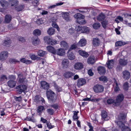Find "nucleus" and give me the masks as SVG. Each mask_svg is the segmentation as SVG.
<instances>
[{"label":"nucleus","mask_w":131,"mask_h":131,"mask_svg":"<svg viewBox=\"0 0 131 131\" xmlns=\"http://www.w3.org/2000/svg\"><path fill=\"white\" fill-rule=\"evenodd\" d=\"M46 94L47 97L50 102L53 103L56 102L57 97L54 92L49 90L46 91Z\"/></svg>","instance_id":"1"},{"label":"nucleus","mask_w":131,"mask_h":131,"mask_svg":"<svg viewBox=\"0 0 131 131\" xmlns=\"http://www.w3.org/2000/svg\"><path fill=\"white\" fill-rule=\"evenodd\" d=\"M124 96L122 94H120L117 95L116 98V100L114 103V105L116 106H119L123 100Z\"/></svg>","instance_id":"2"},{"label":"nucleus","mask_w":131,"mask_h":131,"mask_svg":"<svg viewBox=\"0 0 131 131\" xmlns=\"http://www.w3.org/2000/svg\"><path fill=\"white\" fill-rule=\"evenodd\" d=\"M16 92L17 93L20 94L22 92H24L27 89V86L24 84H21L16 87Z\"/></svg>","instance_id":"3"},{"label":"nucleus","mask_w":131,"mask_h":131,"mask_svg":"<svg viewBox=\"0 0 131 131\" xmlns=\"http://www.w3.org/2000/svg\"><path fill=\"white\" fill-rule=\"evenodd\" d=\"M44 40L47 42V43L49 45H53L57 43V41L51 38H50L48 36H46L44 37Z\"/></svg>","instance_id":"4"},{"label":"nucleus","mask_w":131,"mask_h":131,"mask_svg":"<svg viewBox=\"0 0 131 131\" xmlns=\"http://www.w3.org/2000/svg\"><path fill=\"white\" fill-rule=\"evenodd\" d=\"M117 125L121 128L122 131H131V129L125 125L122 122H117Z\"/></svg>","instance_id":"5"},{"label":"nucleus","mask_w":131,"mask_h":131,"mask_svg":"<svg viewBox=\"0 0 131 131\" xmlns=\"http://www.w3.org/2000/svg\"><path fill=\"white\" fill-rule=\"evenodd\" d=\"M104 86L101 85L97 84L94 85L93 89L96 93H100L103 92L104 90Z\"/></svg>","instance_id":"6"},{"label":"nucleus","mask_w":131,"mask_h":131,"mask_svg":"<svg viewBox=\"0 0 131 131\" xmlns=\"http://www.w3.org/2000/svg\"><path fill=\"white\" fill-rule=\"evenodd\" d=\"M8 53L6 51H3L0 54V60L2 61L5 60L7 58Z\"/></svg>","instance_id":"7"},{"label":"nucleus","mask_w":131,"mask_h":131,"mask_svg":"<svg viewBox=\"0 0 131 131\" xmlns=\"http://www.w3.org/2000/svg\"><path fill=\"white\" fill-rule=\"evenodd\" d=\"M61 66L63 69H66L68 68L69 66V60L66 59H64L62 61Z\"/></svg>","instance_id":"8"},{"label":"nucleus","mask_w":131,"mask_h":131,"mask_svg":"<svg viewBox=\"0 0 131 131\" xmlns=\"http://www.w3.org/2000/svg\"><path fill=\"white\" fill-rule=\"evenodd\" d=\"M96 61V59L95 57L93 56H91L88 58L87 62L89 64L93 65L95 63Z\"/></svg>","instance_id":"9"},{"label":"nucleus","mask_w":131,"mask_h":131,"mask_svg":"<svg viewBox=\"0 0 131 131\" xmlns=\"http://www.w3.org/2000/svg\"><path fill=\"white\" fill-rule=\"evenodd\" d=\"M123 77L125 80H128L130 77V73L127 70H125L122 72Z\"/></svg>","instance_id":"10"},{"label":"nucleus","mask_w":131,"mask_h":131,"mask_svg":"<svg viewBox=\"0 0 131 131\" xmlns=\"http://www.w3.org/2000/svg\"><path fill=\"white\" fill-rule=\"evenodd\" d=\"M41 88L42 89L47 90L49 88V85L47 82L44 81H42L41 82Z\"/></svg>","instance_id":"11"},{"label":"nucleus","mask_w":131,"mask_h":131,"mask_svg":"<svg viewBox=\"0 0 131 131\" xmlns=\"http://www.w3.org/2000/svg\"><path fill=\"white\" fill-rule=\"evenodd\" d=\"M75 75V73L70 71H67L64 73L63 76L66 79L71 78Z\"/></svg>","instance_id":"12"},{"label":"nucleus","mask_w":131,"mask_h":131,"mask_svg":"<svg viewBox=\"0 0 131 131\" xmlns=\"http://www.w3.org/2000/svg\"><path fill=\"white\" fill-rule=\"evenodd\" d=\"M83 67V65L81 63L78 62L76 63L74 65V68L76 70H80Z\"/></svg>","instance_id":"13"},{"label":"nucleus","mask_w":131,"mask_h":131,"mask_svg":"<svg viewBox=\"0 0 131 131\" xmlns=\"http://www.w3.org/2000/svg\"><path fill=\"white\" fill-rule=\"evenodd\" d=\"M86 80L85 79L83 78H80L79 79L77 82V85L78 86L80 87L86 83Z\"/></svg>","instance_id":"14"},{"label":"nucleus","mask_w":131,"mask_h":131,"mask_svg":"<svg viewBox=\"0 0 131 131\" xmlns=\"http://www.w3.org/2000/svg\"><path fill=\"white\" fill-rule=\"evenodd\" d=\"M86 44V40L85 38L81 39L77 44L79 47H83Z\"/></svg>","instance_id":"15"},{"label":"nucleus","mask_w":131,"mask_h":131,"mask_svg":"<svg viewBox=\"0 0 131 131\" xmlns=\"http://www.w3.org/2000/svg\"><path fill=\"white\" fill-rule=\"evenodd\" d=\"M18 76L19 78V82L20 83H25L26 78L23 76V74L22 73L19 74Z\"/></svg>","instance_id":"16"},{"label":"nucleus","mask_w":131,"mask_h":131,"mask_svg":"<svg viewBox=\"0 0 131 131\" xmlns=\"http://www.w3.org/2000/svg\"><path fill=\"white\" fill-rule=\"evenodd\" d=\"M92 43L94 46H98L100 45V40L97 38H93L92 41Z\"/></svg>","instance_id":"17"},{"label":"nucleus","mask_w":131,"mask_h":131,"mask_svg":"<svg viewBox=\"0 0 131 131\" xmlns=\"http://www.w3.org/2000/svg\"><path fill=\"white\" fill-rule=\"evenodd\" d=\"M65 51L63 48H60L56 50V54L58 55L63 56L65 54Z\"/></svg>","instance_id":"18"},{"label":"nucleus","mask_w":131,"mask_h":131,"mask_svg":"<svg viewBox=\"0 0 131 131\" xmlns=\"http://www.w3.org/2000/svg\"><path fill=\"white\" fill-rule=\"evenodd\" d=\"M106 64L109 69L112 68L114 64V60L113 59L108 60L106 62Z\"/></svg>","instance_id":"19"},{"label":"nucleus","mask_w":131,"mask_h":131,"mask_svg":"<svg viewBox=\"0 0 131 131\" xmlns=\"http://www.w3.org/2000/svg\"><path fill=\"white\" fill-rule=\"evenodd\" d=\"M79 53L84 58H87L89 56V54L84 51L79 50L78 51Z\"/></svg>","instance_id":"20"},{"label":"nucleus","mask_w":131,"mask_h":131,"mask_svg":"<svg viewBox=\"0 0 131 131\" xmlns=\"http://www.w3.org/2000/svg\"><path fill=\"white\" fill-rule=\"evenodd\" d=\"M0 3L1 6L5 9L7 8L9 5L8 3L5 0H0Z\"/></svg>","instance_id":"21"},{"label":"nucleus","mask_w":131,"mask_h":131,"mask_svg":"<svg viewBox=\"0 0 131 131\" xmlns=\"http://www.w3.org/2000/svg\"><path fill=\"white\" fill-rule=\"evenodd\" d=\"M118 62L119 64L122 67L126 65L128 63L127 60L124 58L120 59L119 60Z\"/></svg>","instance_id":"22"},{"label":"nucleus","mask_w":131,"mask_h":131,"mask_svg":"<svg viewBox=\"0 0 131 131\" xmlns=\"http://www.w3.org/2000/svg\"><path fill=\"white\" fill-rule=\"evenodd\" d=\"M47 49L48 51L53 54H56V50L53 47L48 46L47 47Z\"/></svg>","instance_id":"23"},{"label":"nucleus","mask_w":131,"mask_h":131,"mask_svg":"<svg viewBox=\"0 0 131 131\" xmlns=\"http://www.w3.org/2000/svg\"><path fill=\"white\" fill-rule=\"evenodd\" d=\"M97 70L99 73L101 74H104L106 72L105 68L102 66H100L97 68Z\"/></svg>","instance_id":"24"},{"label":"nucleus","mask_w":131,"mask_h":131,"mask_svg":"<svg viewBox=\"0 0 131 131\" xmlns=\"http://www.w3.org/2000/svg\"><path fill=\"white\" fill-rule=\"evenodd\" d=\"M113 85L114 87V90L115 92H117L120 90V88L118 84L115 80H114Z\"/></svg>","instance_id":"25"},{"label":"nucleus","mask_w":131,"mask_h":131,"mask_svg":"<svg viewBox=\"0 0 131 131\" xmlns=\"http://www.w3.org/2000/svg\"><path fill=\"white\" fill-rule=\"evenodd\" d=\"M32 44L35 46H36L39 43V40L37 37H33L32 38Z\"/></svg>","instance_id":"26"},{"label":"nucleus","mask_w":131,"mask_h":131,"mask_svg":"<svg viewBox=\"0 0 131 131\" xmlns=\"http://www.w3.org/2000/svg\"><path fill=\"white\" fill-rule=\"evenodd\" d=\"M8 86L10 88H13L14 87L16 84V82L13 80H10L7 82Z\"/></svg>","instance_id":"27"},{"label":"nucleus","mask_w":131,"mask_h":131,"mask_svg":"<svg viewBox=\"0 0 131 131\" xmlns=\"http://www.w3.org/2000/svg\"><path fill=\"white\" fill-rule=\"evenodd\" d=\"M105 18V15L103 13L100 14L97 17V19L99 21L103 20Z\"/></svg>","instance_id":"28"},{"label":"nucleus","mask_w":131,"mask_h":131,"mask_svg":"<svg viewBox=\"0 0 131 131\" xmlns=\"http://www.w3.org/2000/svg\"><path fill=\"white\" fill-rule=\"evenodd\" d=\"M11 42V39L9 38H7V39L4 41L3 45L4 46L8 47Z\"/></svg>","instance_id":"29"},{"label":"nucleus","mask_w":131,"mask_h":131,"mask_svg":"<svg viewBox=\"0 0 131 131\" xmlns=\"http://www.w3.org/2000/svg\"><path fill=\"white\" fill-rule=\"evenodd\" d=\"M61 47H63L65 50L67 49L69 47L68 44L64 40L62 41L61 42Z\"/></svg>","instance_id":"30"},{"label":"nucleus","mask_w":131,"mask_h":131,"mask_svg":"<svg viewBox=\"0 0 131 131\" xmlns=\"http://www.w3.org/2000/svg\"><path fill=\"white\" fill-rule=\"evenodd\" d=\"M118 118L119 120V121L117 122L115 121V123L117 124V122L121 121L122 122V120H123L125 119V117L124 114L123 113H121L118 116Z\"/></svg>","instance_id":"31"},{"label":"nucleus","mask_w":131,"mask_h":131,"mask_svg":"<svg viewBox=\"0 0 131 131\" xmlns=\"http://www.w3.org/2000/svg\"><path fill=\"white\" fill-rule=\"evenodd\" d=\"M12 18V16L10 15L7 14L5 17V22L7 23H9L11 21Z\"/></svg>","instance_id":"32"},{"label":"nucleus","mask_w":131,"mask_h":131,"mask_svg":"<svg viewBox=\"0 0 131 131\" xmlns=\"http://www.w3.org/2000/svg\"><path fill=\"white\" fill-rule=\"evenodd\" d=\"M101 115L102 118L105 120H107V113L105 111H102Z\"/></svg>","instance_id":"33"},{"label":"nucleus","mask_w":131,"mask_h":131,"mask_svg":"<svg viewBox=\"0 0 131 131\" xmlns=\"http://www.w3.org/2000/svg\"><path fill=\"white\" fill-rule=\"evenodd\" d=\"M9 3L12 6H15L18 5V2L17 0H10L9 1Z\"/></svg>","instance_id":"34"},{"label":"nucleus","mask_w":131,"mask_h":131,"mask_svg":"<svg viewBox=\"0 0 131 131\" xmlns=\"http://www.w3.org/2000/svg\"><path fill=\"white\" fill-rule=\"evenodd\" d=\"M55 29L52 27L50 28L47 31L48 34L51 35H53L55 33Z\"/></svg>","instance_id":"35"},{"label":"nucleus","mask_w":131,"mask_h":131,"mask_svg":"<svg viewBox=\"0 0 131 131\" xmlns=\"http://www.w3.org/2000/svg\"><path fill=\"white\" fill-rule=\"evenodd\" d=\"M33 33L36 36V37H37L41 35V32L40 30L36 29L34 31Z\"/></svg>","instance_id":"36"},{"label":"nucleus","mask_w":131,"mask_h":131,"mask_svg":"<svg viewBox=\"0 0 131 131\" xmlns=\"http://www.w3.org/2000/svg\"><path fill=\"white\" fill-rule=\"evenodd\" d=\"M44 109V107L43 106H39L37 108V112L39 114V115H41L42 111Z\"/></svg>","instance_id":"37"},{"label":"nucleus","mask_w":131,"mask_h":131,"mask_svg":"<svg viewBox=\"0 0 131 131\" xmlns=\"http://www.w3.org/2000/svg\"><path fill=\"white\" fill-rule=\"evenodd\" d=\"M76 22L79 24L81 25L85 24L86 23V21L83 18V17H82V18H80L79 20H77Z\"/></svg>","instance_id":"38"},{"label":"nucleus","mask_w":131,"mask_h":131,"mask_svg":"<svg viewBox=\"0 0 131 131\" xmlns=\"http://www.w3.org/2000/svg\"><path fill=\"white\" fill-rule=\"evenodd\" d=\"M69 14L68 13H64L62 14L63 18L67 20H69Z\"/></svg>","instance_id":"39"},{"label":"nucleus","mask_w":131,"mask_h":131,"mask_svg":"<svg viewBox=\"0 0 131 131\" xmlns=\"http://www.w3.org/2000/svg\"><path fill=\"white\" fill-rule=\"evenodd\" d=\"M24 5H21L16 7L15 9L18 12L21 11L24 9Z\"/></svg>","instance_id":"40"},{"label":"nucleus","mask_w":131,"mask_h":131,"mask_svg":"<svg viewBox=\"0 0 131 131\" xmlns=\"http://www.w3.org/2000/svg\"><path fill=\"white\" fill-rule=\"evenodd\" d=\"M90 31V29L89 28L86 26L83 27L82 29V33H85L88 34Z\"/></svg>","instance_id":"41"},{"label":"nucleus","mask_w":131,"mask_h":131,"mask_svg":"<svg viewBox=\"0 0 131 131\" xmlns=\"http://www.w3.org/2000/svg\"><path fill=\"white\" fill-rule=\"evenodd\" d=\"M83 17L84 16L82 14L80 13H77L74 15V17L77 19V20H79Z\"/></svg>","instance_id":"42"},{"label":"nucleus","mask_w":131,"mask_h":131,"mask_svg":"<svg viewBox=\"0 0 131 131\" xmlns=\"http://www.w3.org/2000/svg\"><path fill=\"white\" fill-rule=\"evenodd\" d=\"M102 99L100 98H96L93 97L91 98V101L92 102H98Z\"/></svg>","instance_id":"43"},{"label":"nucleus","mask_w":131,"mask_h":131,"mask_svg":"<svg viewBox=\"0 0 131 131\" xmlns=\"http://www.w3.org/2000/svg\"><path fill=\"white\" fill-rule=\"evenodd\" d=\"M47 53L46 52L42 50H39L38 52V54L41 57H43Z\"/></svg>","instance_id":"44"},{"label":"nucleus","mask_w":131,"mask_h":131,"mask_svg":"<svg viewBox=\"0 0 131 131\" xmlns=\"http://www.w3.org/2000/svg\"><path fill=\"white\" fill-rule=\"evenodd\" d=\"M101 26L100 24L98 23H96L93 24V25L94 29H99Z\"/></svg>","instance_id":"45"},{"label":"nucleus","mask_w":131,"mask_h":131,"mask_svg":"<svg viewBox=\"0 0 131 131\" xmlns=\"http://www.w3.org/2000/svg\"><path fill=\"white\" fill-rule=\"evenodd\" d=\"M25 120L29 121H31L33 122H36V120L34 118L33 116L31 117H27L26 118Z\"/></svg>","instance_id":"46"},{"label":"nucleus","mask_w":131,"mask_h":131,"mask_svg":"<svg viewBox=\"0 0 131 131\" xmlns=\"http://www.w3.org/2000/svg\"><path fill=\"white\" fill-rule=\"evenodd\" d=\"M125 44L124 42H123L121 41H118L116 42L115 43V46L116 47H118L119 46H121Z\"/></svg>","instance_id":"47"},{"label":"nucleus","mask_w":131,"mask_h":131,"mask_svg":"<svg viewBox=\"0 0 131 131\" xmlns=\"http://www.w3.org/2000/svg\"><path fill=\"white\" fill-rule=\"evenodd\" d=\"M9 62L11 63H15V64L16 63H19V61L17 60L16 59H13L10 58L9 60Z\"/></svg>","instance_id":"48"},{"label":"nucleus","mask_w":131,"mask_h":131,"mask_svg":"<svg viewBox=\"0 0 131 131\" xmlns=\"http://www.w3.org/2000/svg\"><path fill=\"white\" fill-rule=\"evenodd\" d=\"M41 97L39 95H36L34 97V101L35 102L38 103L40 101Z\"/></svg>","instance_id":"49"},{"label":"nucleus","mask_w":131,"mask_h":131,"mask_svg":"<svg viewBox=\"0 0 131 131\" xmlns=\"http://www.w3.org/2000/svg\"><path fill=\"white\" fill-rule=\"evenodd\" d=\"M68 58L70 60H73L75 58L74 54L72 53H69L68 55Z\"/></svg>","instance_id":"50"},{"label":"nucleus","mask_w":131,"mask_h":131,"mask_svg":"<svg viewBox=\"0 0 131 131\" xmlns=\"http://www.w3.org/2000/svg\"><path fill=\"white\" fill-rule=\"evenodd\" d=\"M107 103L108 104H112L114 103V105L115 100L112 99H109L107 100Z\"/></svg>","instance_id":"51"},{"label":"nucleus","mask_w":131,"mask_h":131,"mask_svg":"<svg viewBox=\"0 0 131 131\" xmlns=\"http://www.w3.org/2000/svg\"><path fill=\"white\" fill-rule=\"evenodd\" d=\"M77 46H77V45H76V44H74L71 46L70 48L69 49L68 52L69 53L71 50L72 49H75L77 47Z\"/></svg>","instance_id":"52"},{"label":"nucleus","mask_w":131,"mask_h":131,"mask_svg":"<svg viewBox=\"0 0 131 131\" xmlns=\"http://www.w3.org/2000/svg\"><path fill=\"white\" fill-rule=\"evenodd\" d=\"M20 61L23 63H25L27 64H29L30 62V60H26L24 58L21 59L20 60Z\"/></svg>","instance_id":"53"},{"label":"nucleus","mask_w":131,"mask_h":131,"mask_svg":"<svg viewBox=\"0 0 131 131\" xmlns=\"http://www.w3.org/2000/svg\"><path fill=\"white\" fill-rule=\"evenodd\" d=\"M108 23V21L106 20L103 21L101 23L103 27L104 28H105L106 27Z\"/></svg>","instance_id":"54"},{"label":"nucleus","mask_w":131,"mask_h":131,"mask_svg":"<svg viewBox=\"0 0 131 131\" xmlns=\"http://www.w3.org/2000/svg\"><path fill=\"white\" fill-rule=\"evenodd\" d=\"M30 57L31 59L33 60H35L37 59L39 60L40 58H38L37 56H35L34 54H32L30 55Z\"/></svg>","instance_id":"55"},{"label":"nucleus","mask_w":131,"mask_h":131,"mask_svg":"<svg viewBox=\"0 0 131 131\" xmlns=\"http://www.w3.org/2000/svg\"><path fill=\"white\" fill-rule=\"evenodd\" d=\"M47 111L50 115H53L54 112V110L51 108L47 109Z\"/></svg>","instance_id":"56"},{"label":"nucleus","mask_w":131,"mask_h":131,"mask_svg":"<svg viewBox=\"0 0 131 131\" xmlns=\"http://www.w3.org/2000/svg\"><path fill=\"white\" fill-rule=\"evenodd\" d=\"M99 80L100 81H103L104 82H106L107 81V78L105 76H102L100 77Z\"/></svg>","instance_id":"57"},{"label":"nucleus","mask_w":131,"mask_h":131,"mask_svg":"<svg viewBox=\"0 0 131 131\" xmlns=\"http://www.w3.org/2000/svg\"><path fill=\"white\" fill-rule=\"evenodd\" d=\"M14 98L16 101H18V102H20L22 100V98L21 96L18 97L15 96L14 97Z\"/></svg>","instance_id":"58"},{"label":"nucleus","mask_w":131,"mask_h":131,"mask_svg":"<svg viewBox=\"0 0 131 131\" xmlns=\"http://www.w3.org/2000/svg\"><path fill=\"white\" fill-rule=\"evenodd\" d=\"M128 88V84L127 82H125L123 85V88L125 90H127Z\"/></svg>","instance_id":"59"},{"label":"nucleus","mask_w":131,"mask_h":131,"mask_svg":"<svg viewBox=\"0 0 131 131\" xmlns=\"http://www.w3.org/2000/svg\"><path fill=\"white\" fill-rule=\"evenodd\" d=\"M55 88L57 90L58 92L61 91L62 90L61 88V87L58 86L57 85H54Z\"/></svg>","instance_id":"60"},{"label":"nucleus","mask_w":131,"mask_h":131,"mask_svg":"<svg viewBox=\"0 0 131 131\" xmlns=\"http://www.w3.org/2000/svg\"><path fill=\"white\" fill-rule=\"evenodd\" d=\"M37 23L38 24H41L43 23V21L42 19H37L36 21Z\"/></svg>","instance_id":"61"},{"label":"nucleus","mask_w":131,"mask_h":131,"mask_svg":"<svg viewBox=\"0 0 131 131\" xmlns=\"http://www.w3.org/2000/svg\"><path fill=\"white\" fill-rule=\"evenodd\" d=\"M38 60V63H39L40 64H44L45 61L44 60H43L42 59H41V58H40Z\"/></svg>","instance_id":"62"},{"label":"nucleus","mask_w":131,"mask_h":131,"mask_svg":"<svg viewBox=\"0 0 131 131\" xmlns=\"http://www.w3.org/2000/svg\"><path fill=\"white\" fill-rule=\"evenodd\" d=\"M122 67L120 65H117L116 68V70L117 71H119L122 70Z\"/></svg>","instance_id":"63"},{"label":"nucleus","mask_w":131,"mask_h":131,"mask_svg":"<svg viewBox=\"0 0 131 131\" xmlns=\"http://www.w3.org/2000/svg\"><path fill=\"white\" fill-rule=\"evenodd\" d=\"M8 78L10 79L13 80H15L16 79L15 76L13 75H9Z\"/></svg>","instance_id":"64"}]
</instances>
